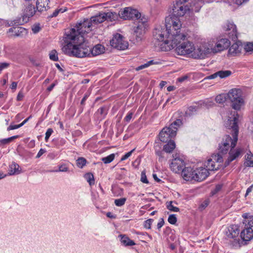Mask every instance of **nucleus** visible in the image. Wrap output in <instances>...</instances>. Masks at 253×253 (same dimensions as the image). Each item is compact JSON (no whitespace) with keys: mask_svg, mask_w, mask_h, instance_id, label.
<instances>
[{"mask_svg":"<svg viewBox=\"0 0 253 253\" xmlns=\"http://www.w3.org/2000/svg\"><path fill=\"white\" fill-rule=\"evenodd\" d=\"M85 33L81 32L80 29L74 27L65 33V42L66 43L62 51L70 56L83 58L89 56L91 47L85 41Z\"/></svg>","mask_w":253,"mask_h":253,"instance_id":"1","label":"nucleus"},{"mask_svg":"<svg viewBox=\"0 0 253 253\" xmlns=\"http://www.w3.org/2000/svg\"><path fill=\"white\" fill-rule=\"evenodd\" d=\"M229 114L230 115L228 116V119L225 123V126L231 130L230 133L232 136L225 135L221 143L219 144V152L223 154H227L231 148H234L238 139L239 115L236 111H229L228 114L229 115Z\"/></svg>","mask_w":253,"mask_h":253,"instance_id":"2","label":"nucleus"},{"mask_svg":"<svg viewBox=\"0 0 253 253\" xmlns=\"http://www.w3.org/2000/svg\"><path fill=\"white\" fill-rule=\"evenodd\" d=\"M178 16L172 15L166 18L165 27L168 30V40L175 45L180 40L184 39L187 36L188 31L182 29V23Z\"/></svg>","mask_w":253,"mask_h":253,"instance_id":"3","label":"nucleus"},{"mask_svg":"<svg viewBox=\"0 0 253 253\" xmlns=\"http://www.w3.org/2000/svg\"><path fill=\"white\" fill-rule=\"evenodd\" d=\"M188 32H187V36L182 40H180L178 43L175 45H173V43L169 41H167L161 44L162 51H169L174 48H175V51L176 53L179 55H187L191 53L192 54L194 50V45L191 42L188 41L190 38Z\"/></svg>","mask_w":253,"mask_h":253,"instance_id":"4","label":"nucleus"},{"mask_svg":"<svg viewBox=\"0 0 253 253\" xmlns=\"http://www.w3.org/2000/svg\"><path fill=\"white\" fill-rule=\"evenodd\" d=\"M201 7V2H195L193 4H186L176 0L173 3L172 7V12L176 16H183L189 13L190 11L198 12Z\"/></svg>","mask_w":253,"mask_h":253,"instance_id":"5","label":"nucleus"},{"mask_svg":"<svg viewBox=\"0 0 253 253\" xmlns=\"http://www.w3.org/2000/svg\"><path fill=\"white\" fill-rule=\"evenodd\" d=\"M182 121L180 119H177L173 122L169 127H165L159 133L160 140L163 142H167L171 140V139L176 134L178 127L181 126Z\"/></svg>","mask_w":253,"mask_h":253,"instance_id":"6","label":"nucleus"},{"mask_svg":"<svg viewBox=\"0 0 253 253\" xmlns=\"http://www.w3.org/2000/svg\"><path fill=\"white\" fill-rule=\"evenodd\" d=\"M105 21L103 13H100L98 15L92 17L90 20H84L83 22H80L76 25V27L80 29L81 32L88 33L91 29V27L101 23Z\"/></svg>","mask_w":253,"mask_h":253,"instance_id":"7","label":"nucleus"},{"mask_svg":"<svg viewBox=\"0 0 253 253\" xmlns=\"http://www.w3.org/2000/svg\"><path fill=\"white\" fill-rule=\"evenodd\" d=\"M129 19L136 18L137 21V26L134 28V32L137 36H139L145 32V29L147 27V22L146 19H139L140 13L136 9L130 7L128 13Z\"/></svg>","mask_w":253,"mask_h":253,"instance_id":"8","label":"nucleus"},{"mask_svg":"<svg viewBox=\"0 0 253 253\" xmlns=\"http://www.w3.org/2000/svg\"><path fill=\"white\" fill-rule=\"evenodd\" d=\"M227 96L231 103L232 108L235 110H240L244 104L242 91L240 89L233 88L229 90Z\"/></svg>","mask_w":253,"mask_h":253,"instance_id":"9","label":"nucleus"},{"mask_svg":"<svg viewBox=\"0 0 253 253\" xmlns=\"http://www.w3.org/2000/svg\"><path fill=\"white\" fill-rule=\"evenodd\" d=\"M242 216L246 228L241 232L240 237H253V229L252 228L253 226V216L245 213Z\"/></svg>","mask_w":253,"mask_h":253,"instance_id":"10","label":"nucleus"},{"mask_svg":"<svg viewBox=\"0 0 253 253\" xmlns=\"http://www.w3.org/2000/svg\"><path fill=\"white\" fill-rule=\"evenodd\" d=\"M212 53L210 42H208L200 45L197 48H194L192 56L195 59H204L209 54Z\"/></svg>","mask_w":253,"mask_h":253,"instance_id":"11","label":"nucleus"},{"mask_svg":"<svg viewBox=\"0 0 253 253\" xmlns=\"http://www.w3.org/2000/svg\"><path fill=\"white\" fill-rule=\"evenodd\" d=\"M153 35L154 39L160 42L158 45L160 46L161 49V44L168 40L167 28L166 27H163L161 26H158L154 30Z\"/></svg>","mask_w":253,"mask_h":253,"instance_id":"12","label":"nucleus"},{"mask_svg":"<svg viewBox=\"0 0 253 253\" xmlns=\"http://www.w3.org/2000/svg\"><path fill=\"white\" fill-rule=\"evenodd\" d=\"M34 5H28L25 9L22 18L15 19L13 21V24L16 25H22L28 21L29 18L32 17L36 12Z\"/></svg>","mask_w":253,"mask_h":253,"instance_id":"13","label":"nucleus"},{"mask_svg":"<svg viewBox=\"0 0 253 253\" xmlns=\"http://www.w3.org/2000/svg\"><path fill=\"white\" fill-rule=\"evenodd\" d=\"M110 44L114 48L119 50H125L128 45L127 42L125 40L123 36L118 33L113 36L112 39L110 40Z\"/></svg>","mask_w":253,"mask_h":253,"instance_id":"14","label":"nucleus"},{"mask_svg":"<svg viewBox=\"0 0 253 253\" xmlns=\"http://www.w3.org/2000/svg\"><path fill=\"white\" fill-rule=\"evenodd\" d=\"M212 53H216L227 49L230 45V41L227 38H221L217 40L214 44L210 42Z\"/></svg>","mask_w":253,"mask_h":253,"instance_id":"15","label":"nucleus"},{"mask_svg":"<svg viewBox=\"0 0 253 253\" xmlns=\"http://www.w3.org/2000/svg\"><path fill=\"white\" fill-rule=\"evenodd\" d=\"M243 150L241 148H231L228 152V157L225 162V166H227L229 164L241 157Z\"/></svg>","mask_w":253,"mask_h":253,"instance_id":"16","label":"nucleus"},{"mask_svg":"<svg viewBox=\"0 0 253 253\" xmlns=\"http://www.w3.org/2000/svg\"><path fill=\"white\" fill-rule=\"evenodd\" d=\"M185 163L184 160L180 157L173 159L169 165L171 170L175 173H179L184 169Z\"/></svg>","mask_w":253,"mask_h":253,"instance_id":"17","label":"nucleus"},{"mask_svg":"<svg viewBox=\"0 0 253 253\" xmlns=\"http://www.w3.org/2000/svg\"><path fill=\"white\" fill-rule=\"evenodd\" d=\"M181 175L186 181H195V169L191 167H185L182 170Z\"/></svg>","mask_w":253,"mask_h":253,"instance_id":"18","label":"nucleus"},{"mask_svg":"<svg viewBox=\"0 0 253 253\" xmlns=\"http://www.w3.org/2000/svg\"><path fill=\"white\" fill-rule=\"evenodd\" d=\"M225 34L233 41H235L237 39V32L236 26L233 23H229L226 26Z\"/></svg>","mask_w":253,"mask_h":253,"instance_id":"19","label":"nucleus"},{"mask_svg":"<svg viewBox=\"0 0 253 253\" xmlns=\"http://www.w3.org/2000/svg\"><path fill=\"white\" fill-rule=\"evenodd\" d=\"M195 181H201L205 180L209 175L210 172L205 167H200L195 169Z\"/></svg>","mask_w":253,"mask_h":253,"instance_id":"20","label":"nucleus"},{"mask_svg":"<svg viewBox=\"0 0 253 253\" xmlns=\"http://www.w3.org/2000/svg\"><path fill=\"white\" fill-rule=\"evenodd\" d=\"M224 232L227 237H238L241 231L237 225H232L226 228Z\"/></svg>","mask_w":253,"mask_h":253,"instance_id":"21","label":"nucleus"},{"mask_svg":"<svg viewBox=\"0 0 253 253\" xmlns=\"http://www.w3.org/2000/svg\"><path fill=\"white\" fill-rule=\"evenodd\" d=\"M26 32V29L21 27H13L8 30V33L11 37H20Z\"/></svg>","mask_w":253,"mask_h":253,"instance_id":"22","label":"nucleus"},{"mask_svg":"<svg viewBox=\"0 0 253 253\" xmlns=\"http://www.w3.org/2000/svg\"><path fill=\"white\" fill-rule=\"evenodd\" d=\"M242 46L238 43H234L229 48L228 54L230 56H235L239 55L242 50Z\"/></svg>","mask_w":253,"mask_h":253,"instance_id":"23","label":"nucleus"},{"mask_svg":"<svg viewBox=\"0 0 253 253\" xmlns=\"http://www.w3.org/2000/svg\"><path fill=\"white\" fill-rule=\"evenodd\" d=\"M49 0H37L36 2L37 9L39 12L46 11L49 6Z\"/></svg>","mask_w":253,"mask_h":253,"instance_id":"24","label":"nucleus"},{"mask_svg":"<svg viewBox=\"0 0 253 253\" xmlns=\"http://www.w3.org/2000/svg\"><path fill=\"white\" fill-rule=\"evenodd\" d=\"M205 168L207 169L208 171H214L218 169L219 165L216 164L215 162L212 158L209 159L205 163Z\"/></svg>","mask_w":253,"mask_h":253,"instance_id":"25","label":"nucleus"},{"mask_svg":"<svg viewBox=\"0 0 253 253\" xmlns=\"http://www.w3.org/2000/svg\"><path fill=\"white\" fill-rule=\"evenodd\" d=\"M21 169L19 166L15 162H12L9 166V175H12L20 173Z\"/></svg>","mask_w":253,"mask_h":253,"instance_id":"26","label":"nucleus"},{"mask_svg":"<svg viewBox=\"0 0 253 253\" xmlns=\"http://www.w3.org/2000/svg\"><path fill=\"white\" fill-rule=\"evenodd\" d=\"M252 239L253 238H249L248 239H246L245 238H234L233 246L236 247H240L242 246L247 245Z\"/></svg>","mask_w":253,"mask_h":253,"instance_id":"27","label":"nucleus"},{"mask_svg":"<svg viewBox=\"0 0 253 253\" xmlns=\"http://www.w3.org/2000/svg\"><path fill=\"white\" fill-rule=\"evenodd\" d=\"M104 47L100 44H97L93 48L91 47L90 54L93 56H96L102 53L104 50Z\"/></svg>","mask_w":253,"mask_h":253,"instance_id":"28","label":"nucleus"},{"mask_svg":"<svg viewBox=\"0 0 253 253\" xmlns=\"http://www.w3.org/2000/svg\"><path fill=\"white\" fill-rule=\"evenodd\" d=\"M164 146V150L167 153H171L173 149L175 148V142L170 140Z\"/></svg>","mask_w":253,"mask_h":253,"instance_id":"29","label":"nucleus"},{"mask_svg":"<svg viewBox=\"0 0 253 253\" xmlns=\"http://www.w3.org/2000/svg\"><path fill=\"white\" fill-rule=\"evenodd\" d=\"M103 15L104 16V19L105 20H109L110 21H112L115 20L117 17L118 15L116 13L112 12H104Z\"/></svg>","mask_w":253,"mask_h":253,"instance_id":"30","label":"nucleus"},{"mask_svg":"<svg viewBox=\"0 0 253 253\" xmlns=\"http://www.w3.org/2000/svg\"><path fill=\"white\" fill-rule=\"evenodd\" d=\"M69 169V163H61L58 165V169L55 170V172H68Z\"/></svg>","mask_w":253,"mask_h":253,"instance_id":"31","label":"nucleus"},{"mask_svg":"<svg viewBox=\"0 0 253 253\" xmlns=\"http://www.w3.org/2000/svg\"><path fill=\"white\" fill-rule=\"evenodd\" d=\"M129 10H130V7H128L125 8L123 10H120L119 14H118L120 17L121 18L125 19V20L128 19H129L128 13H129Z\"/></svg>","mask_w":253,"mask_h":253,"instance_id":"32","label":"nucleus"},{"mask_svg":"<svg viewBox=\"0 0 253 253\" xmlns=\"http://www.w3.org/2000/svg\"><path fill=\"white\" fill-rule=\"evenodd\" d=\"M245 157L246 160L244 163L245 166L253 167V155L247 153Z\"/></svg>","mask_w":253,"mask_h":253,"instance_id":"33","label":"nucleus"},{"mask_svg":"<svg viewBox=\"0 0 253 253\" xmlns=\"http://www.w3.org/2000/svg\"><path fill=\"white\" fill-rule=\"evenodd\" d=\"M121 243L125 247H129L135 245L134 242L130 238H121Z\"/></svg>","mask_w":253,"mask_h":253,"instance_id":"34","label":"nucleus"},{"mask_svg":"<svg viewBox=\"0 0 253 253\" xmlns=\"http://www.w3.org/2000/svg\"><path fill=\"white\" fill-rule=\"evenodd\" d=\"M217 72L218 77L221 79H223L229 77L232 74V72L230 70H221Z\"/></svg>","mask_w":253,"mask_h":253,"instance_id":"35","label":"nucleus"},{"mask_svg":"<svg viewBox=\"0 0 253 253\" xmlns=\"http://www.w3.org/2000/svg\"><path fill=\"white\" fill-rule=\"evenodd\" d=\"M18 137V135H14L7 138L0 140V147L10 143L13 140L17 138Z\"/></svg>","mask_w":253,"mask_h":253,"instance_id":"36","label":"nucleus"},{"mask_svg":"<svg viewBox=\"0 0 253 253\" xmlns=\"http://www.w3.org/2000/svg\"><path fill=\"white\" fill-rule=\"evenodd\" d=\"M214 105V102L210 99H207L205 101H203L201 103V106L202 107H205L206 108H209L212 107Z\"/></svg>","mask_w":253,"mask_h":253,"instance_id":"37","label":"nucleus"},{"mask_svg":"<svg viewBox=\"0 0 253 253\" xmlns=\"http://www.w3.org/2000/svg\"><path fill=\"white\" fill-rule=\"evenodd\" d=\"M84 178L91 186L94 184V179L93 175L91 173H87L84 175Z\"/></svg>","mask_w":253,"mask_h":253,"instance_id":"38","label":"nucleus"},{"mask_svg":"<svg viewBox=\"0 0 253 253\" xmlns=\"http://www.w3.org/2000/svg\"><path fill=\"white\" fill-rule=\"evenodd\" d=\"M78 167L82 169L86 164V160L83 157L79 158L76 161Z\"/></svg>","mask_w":253,"mask_h":253,"instance_id":"39","label":"nucleus"},{"mask_svg":"<svg viewBox=\"0 0 253 253\" xmlns=\"http://www.w3.org/2000/svg\"><path fill=\"white\" fill-rule=\"evenodd\" d=\"M114 158L115 154H111L107 157L102 158L101 160L104 164H109L112 162L114 160Z\"/></svg>","mask_w":253,"mask_h":253,"instance_id":"40","label":"nucleus"},{"mask_svg":"<svg viewBox=\"0 0 253 253\" xmlns=\"http://www.w3.org/2000/svg\"><path fill=\"white\" fill-rule=\"evenodd\" d=\"M198 108L196 106H190L185 112L187 116L194 115L197 111Z\"/></svg>","mask_w":253,"mask_h":253,"instance_id":"41","label":"nucleus"},{"mask_svg":"<svg viewBox=\"0 0 253 253\" xmlns=\"http://www.w3.org/2000/svg\"><path fill=\"white\" fill-rule=\"evenodd\" d=\"M226 95L224 94H219L215 98V100L217 103H223L225 102Z\"/></svg>","mask_w":253,"mask_h":253,"instance_id":"42","label":"nucleus"},{"mask_svg":"<svg viewBox=\"0 0 253 253\" xmlns=\"http://www.w3.org/2000/svg\"><path fill=\"white\" fill-rule=\"evenodd\" d=\"M126 200V198L117 199L115 200L114 203L117 207H122L125 205Z\"/></svg>","mask_w":253,"mask_h":253,"instance_id":"43","label":"nucleus"},{"mask_svg":"<svg viewBox=\"0 0 253 253\" xmlns=\"http://www.w3.org/2000/svg\"><path fill=\"white\" fill-rule=\"evenodd\" d=\"M49 55L50 59L52 61H56L58 60L57 53L55 50H51L50 52Z\"/></svg>","mask_w":253,"mask_h":253,"instance_id":"44","label":"nucleus"},{"mask_svg":"<svg viewBox=\"0 0 253 253\" xmlns=\"http://www.w3.org/2000/svg\"><path fill=\"white\" fill-rule=\"evenodd\" d=\"M167 208L170 211L177 212L179 211L178 208L174 207L172 205V202H170L167 205Z\"/></svg>","mask_w":253,"mask_h":253,"instance_id":"45","label":"nucleus"},{"mask_svg":"<svg viewBox=\"0 0 253 253\" xmlns=\"http://www.w3.org/2000/svg\"><path fill=\"white\" fill-rule=\"evenodd\" d=\"M168 221L171 224H174L177 221V218L175 214H170L168 218Z\"/></svg>","mask_w":253,"mask_h":253,"instance_id":"46","label":"nucleus"},{"mask_svg":"<svg viewBox=\"0 0 253 253\" xmlns=\"http://www.w3.org/2000/svg\"><path fill=\"white\" fill-rule=\"evenodd\" d=\"M212 158L213 159L214 162L215 161L216 164H218L219 163H221L223 161L222 157L219 154H216L214 155H212L211 156Z\"/></svg>","mask_w":253,"mask_h":253,"instance_id":"47","label":"nucleus"},{"mask_svg":"<svg viewBox=\"0 0 253 253\" xmlns=\"http://www.w3.org/2000/svg\"><path fill=\"white\" fill-rule=\"evenodd\" d=\"M153 222V219H149L145 220L144 222V226L146 229H150L151 225Z\"/></svg>","mask_w":253,"mask_h":253,"instance_id":"48","label":"nucleus"},{"mask_svg":"<svg viewBox=\"0 0 253 253\" xmlns=\"http://www.w3.org/2000/svg\"><path fill=\"white\" fill-rule=\"evenodd\" d=\"M53 132V130L52 128H49L47 129L45 132V141L47 142L49 137L51 136L52 133Z\"/></svg>","mask_w":253,"mask_h":253,"instance_id":"49","label":"nucleus"},{"mask_svg":"<svg viewBox=\"0 0 253 253\" xmlns=\"http://www.w3.org/2000/svg\"><path fill=\"white\" fill-rule=\"evenodd\" d=\"M10 66V63L7 62L0 63V74L4 69L8 68Z\"/></svg>","mask_w":253,"mask_h":253,"instance_id":"50","label":"nucleus"},{"mask_svg":"<svg viewBox=\"0 0 253 253\" xmlns=\"http://www.w3.org/2000/svg\"><path fill=\"white\" fill-rule=\"evenodd\" d=\"M244 49L246 52H250L253 51V43L250 42L247 43L245 46Z\"/></svg>","mask_w":253,"mask_h":253,"instance_id":"51","label":"nucleus"},{"mask_svg":"<svg viewBox=\"0 0 253 253\" xmlns=\"http://www.w3.org/2000/svg\"><path fill=\"white\" fill-rule=\"evenodd\" d=\"M133 115V112H129L127 114L126 116L125 117V118H124V121L125 122H126V123H129L131 119H132Z\"/></svg>","mask_w":253,"mask_h":253,"instance_id":"52","label":"nucleus"},{"mask_svg":"<svg viewBox=\"0 0 253 253\" xmlns=\"http://www.w3.org/2000/svg\"><path fill=\"white\" fill-rule=\"evenodd\" d=\"M97 113L102 115L104 117L107 114L106 109L104 107H100L97 110Z\"/></svg>","mask_w":253,"mask_h":253,"instance_id":"53","label":"nucleus"},{"mask_svg":"<svg viewBox=\"0 0 253 253\" xmlns=\"http://www.w3.org/2000/svg\"><path fill=\"white\" fill-rule=\"evenodd\" d=\"M66 143V141L64 138H61L58 139L57 146L59 147L64 146Z\"/></svg>","mask_w":253,"mask_h":253,"instance_id":"54","label":"nucleus"},{"mask_svg":"<svg viewBox=\"0 0 253 253\" xmlns=\"http://www.w3.org/2000/svg\"><path fill=\"white\" fill-rule=\"evenodd\" d=\"M156 154L157 155V156L159 157V161H162L163 160L164 157L163 156L164 153L162 151H156Z\"/></svg>","mask_w":253,"mask_h":253,"instance_id":"55","label":"nucleus"},{"mask_svg":"<svg viewBox=\"0 0 253 253\" xmlns=\"http://www.w3.org/2000/svg\"><path fill=\"white\" fill-rule=\"evenodd\" d=\"M134 151V149H132L130 151L126 153V154H125L121 158V160L122 161H124L127 158H128L132 154V152Z\"/></svg>","mask_w":253,"mask_h":253,"instance_id":"56","label":"nucleus"},{"mask_svg":"<svg viewBox=\"0 0 253 253\" xmlns=\"http://www.w3.org/2000/svg\"><path fill=\"white\" fill-rule=\"evenodd\" d=\"M21 127L20 124L19 125H10L7 128V130L9 131L17 129Z\"/></svg>","mask_w":253,"mask_h":253,"instance_id":"57","label":"nucleus"},{"mask_svg":"<svg viewBox=\"0 0 253 253\" xmlns=\"http://www.w3.org/2000/svg\"><path fill=\"white\" fill-rule=\"evenodd\" d=\"M65 10H62V9L61 8L56 9L54 10V11L53 12V13L50 16V17H56V16H57V15L58 14V13L59 12L63 13L64 11H65Z\"/></svg>","mask_w":253,"mask_h":253,"instance_id":"58","label":"nucleus"},{"mask_svg":"<svg viewBox=\"0 0 253 253\" xmlns=\"http://www.w3.org/2000/svg\"><path fill=\"white\" fill-rule=\"evenodd\" d=\"M141 181L144 183H148V181L147 179L145 173L144 172H142L141 174Z\"/></svg>","mask_w":253,"mask_h":253,"instance_id":"59","label":"nucleus"},{"mask_svg":"<svg viewBox=\"0 0 253 253\" xmlns=\"http://www.w3.org/2000/svg\"><path fill=\"white\" fill-rule=\"evenodd\" d=\"M233 3L238 5H240L243 3L246 2L249 0H230Z\"/></svg>","mask_w":253,"mask_h":253,"instance_id":"60","label":"nucleus"},{"mask_svg":"<svg viewBox=\"0 0 253 253\" xmlns=\"http://www.w3.org/2000/svg\"><path fill=\"white\" fill-rule=\"evenodd\" d=\"M40 29L39 25H35L32 28V31L34 33H37L40 31Z\"/></svg>","mask_w":253,"mask_h":253,"instance_id":"61","label":"nucleus"},{"mask_svg":"<svg viewBox=\"0 0 253 253\" xmlns=\"http://www.w3.org/2000/svg\"><path fill=\"white\" fill-rule=\"evenodd\" d=\"M46 152L45 149L41 148L38 153L36 158H39Z\"/></svg>","mask_w":253,"mask_h":253,"instance_id":"62","label":"nucleus"},{"mask_svg":"<svg viewBox=\"0 0 253 253\" xmlns=\"http://www.w3.org/2000/svg\"><path fill=\"white\" fill-rule=\"evenodd\" d=\"M209 205V201L207 200L204 201L200 206V208L204 209L206 208Z\"/></svg>","mask_w":253,"mask_h":253,"instance_id":"63","label":"nucleus"},{"mask_svg":"<svg viewBox=\"0 0 253 253\" xmlns=\"http://www.w3.org/2000/svg\"><path fill=\"white\" fill-rule=\"evenodd\" d=\"M164 224V220L163 218H161L157 224V228L160 229Z\"/></svg>","mask_w":253,"mask_h":253,"instance_id":"64","label":"nucleus"}]
</instances>
